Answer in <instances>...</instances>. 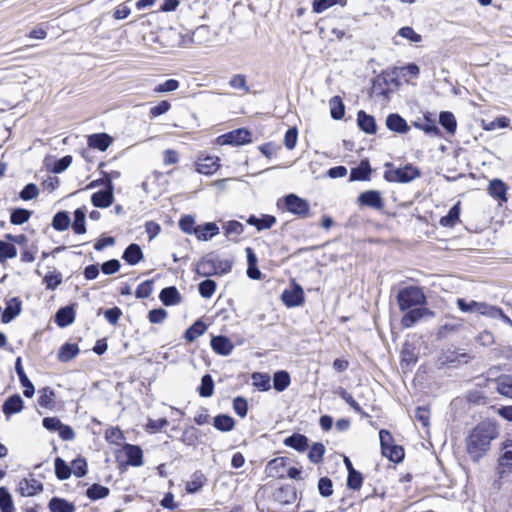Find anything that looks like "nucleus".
I'll return each mask as SVG.
<instances>
[{
  "label": "nucleus",
  "instance_id": "1",
  "mask_svg": "<svg viewBox=\"0 0 512 512\" xmlns=\"http://www.w3.org/2000/svg\"><path fill=\"white\" fill-rule=\"evenodd\" d=\"M498 435L496 426L491 422H481L469 434L467 451L474 461H478L488 451L490 443Z\"/></svg>",
  "mask_w": 512,
  "mask_h": 512
},
{
  "label": "nucleus",
  "instance_id": "2",
  "mask_svg": "<svg viewBox=\"0 0 512 512\" xmlns=\"http://www.w3.org/2000/svg\"><path fill=\"white\" fill-rule=\"evenodd\" d=\"M397 301L400 310L406 311L411 308L424 307L426 296L421 288L410 286L399 291Z\"/></svg>",
  "mask_w": 512,
  "mask_h": 512
},
{
  "label": "nucleus",
  "instance_id": "3",
  "mask_svg": "<svg viewBox=\"0 0 512 512\" xmlns=\"http://www.w3.org/2000/svg\"><path fill=\"white\" fill-rule=\"evenodd\" d=\"M420 176V172L412 165L389 169L384 173V178L389 182L407 183Z\"/></svg>",
  "mask_w": 512,
  "mask_h": 512
},
{
  "label": "nucleus",
  "instance_id": "4",
  "mask_svg": "<svg viewBox=\"0 0 512 512\" xmlns=\"http://www.w3.org/2000/svg\"><path fill=\"white\" fill-rule=\"evenodd\" d=\"M285 205L289 212L301 218L309 216L310 206L309 203L295 194H289L285 197Z\"/></svg>",
  "mask_w": 512,
  "mask_h": 512
},
{
  "label": "nucleus",
  "instance_id": "5",
  "mask_svg": "<svg viewBox=\"0 0 512 512\" xmlns=\"http://www.w3.org/2000/svg\"><path fill=\"white\" fill-rule=\"evenodd\" d=\"M106 189L94 193L91 197V202L95 207L107 208L112 205L114 201V186L112 180L108 177L105 179Z\"/></svg>",
  "mask_w": 512,
  "mask_h": 512
},
{
  "label": "nucleus",
  "instance_id": "6",
  "mask_svg": "<svg viewBox=\"0 0 512 512\" xmlns=\"http://www.w3.org/2000/svg\"><path fill=\"white\" fill-rule=\"evenodd\" d=\"M457 306L462 312L478 313L486 317L493 312L495 313L493 305H489L485 302H476L473 300L468 302L460 298L457 300Z\"/></svg>",
  "mask_w": 512,
  "mask_h": 512
},
{
  "label": "nucleus",
  "instance_id": "7",
  "mask_svg": "<svg viewBox=\"0 0 512 512\" xmlns=\"http://www.w3.org/2000/svg\"><path fill=\"white\" fill-rule=\"evenodd\" d=\"M224 265L222 270H218L215 259L204 258L198 263L197 273L201 276L222 275L228 273L232 267L231 263H224Z\"/></svg>",
  "mask_w": 512,
  "mask_h": 512
},
{
  "label": "nucleus",
  "instance_id": "8",
  "mask_svg": "<svg viewBox=\"0 0 512 512\" xmlns=\"http://www.w3.org/2000/svg\"><path fill=\"white\" fill-rule=\"evenodd\" d=\"M220 144L243 145L251 141V133L246 129H236L218 138Z\"/></svg>",
  "mask_w": 512,
  "mask_h": 512
},
{
  "label": "nucleus",
  "instance_id": "9",
  "mask_svg": "<svg viewBox=\"0 0 512 512\" xmlns=\"http://www.w3.org/2000/svg\"><path fill=\"white\" fill-rule=\"evenodd\" d=\"M358 203L362 206L370 207L375 210L384 208V200L377 190H368L358 196Z\"/></svg>",
  "mask_w": 512,
  "mask_h": 512
},
{
  "label": "nucleus",
  "instance_id": "10",
  "mask_svg": "<svg viewBox=\"0 0 512 512\" xmlns=\"http://www.w3.org/2000/svg\"><path fill=\"white\" fill-rule=\"evenodd\" d=\"M433 312H431L426 307H416L408 309L407 312L403 315L401 319V324L405 328L412 327L417 321L425 316H433Z\"/></svg>",
  "mask_w": 512,
  "mask_h": 512
},
{
  "label": "nucleus",
  "instance_id": "11",
  "mask_svg": "<svg viewBox=\"0 0 512 512\" xmlns=\"http://www.w3.org/2000/svg\"><path fill=\"white\" fill-rule=\"evenodd\" d=\"M209 30L207 26H199L191 33H188L182 37L181 45L184 47L192 44L201 45L206 42Z\"/></svg>",
  "mask_w": 512,
  "mask_h": 512
},
{
  "label": "nucleus",
  "instance_id": "12",
  "mask_svg": "<svg viewBox=\"0 0 512 512\" xmlns=\"http://www.w3.org/2000/svg\"><path fill=\"white\" fill-rule=\"evenodd\" d=\"M219 166V158L214 156L199 157L196 161V171L204 175L215 173Z\"/></svg>",
  "mask_w": 512,
  "mask_h": 512
},
{
  "label": "nucleus",
  "instance_id": "13",
  "mask_svg": "<svg viewBox=\"0 0 512 512\" xmlns=\"http://www.w3.org/2000/svg\"><path fill=\"white\" fill-rule=\"evenodd\" d=\"M282 300L288 307H297L303 303L304 291L299 285H294L290 290H285Z\"/></svg>",
  "mask_w": 512,
  "mask_h": 512
},
{
  "label": "nucleus",
  "instance_id": "14",
  "mask_svg": "<svg viewBox=\"0 0 512 512\" xmlns=\"http://www.w3.org/2000/svg\"><path fill=\"white\" fill-rule=\"evenodd\" d=\"M123 452L126 456V463L128 465L139 467L143 465V451L137 445L125 444Z\"/></svg>",
  "mask_w": 512,
  "mask_h": 512
},
{
  "label": "nucleus",
  "instance_id": "15",
  "mask_svg": "<svg viewBox=\"0 0 512 512\" xmlns=\"http://www.w3.org/2000/svg\"><path fill=\"white\" fill-rule=\"evenodd\" d=\"M211 347L217 354L228 356L232 353L234 344L229 338L219 335L212 337Z\"/></svg>",
  "mask_w": 512,
  "mask_h": 512
},
{
  "label": "nucleus",
  "instance_id": "16",
  "mask_svg": "<svg viewBox=\"0 0 512 512\" xmlns=\"http://www.w3.org/2000/svg\"><path fill=\"white\" fill-rule=\"evenodd\" d=\"M18 490L22 496L31 497L41 492L43 490V486L41 482L34 478L22 479L19 482Z\"/></svg>",
  "mask_w": 512,
  "mask_h": 512
},
{
  "label": "nucleus",
  "instance_id": "17",
  "mask_svg": "<svg viewBox=\"0 0 512 512\" xmlns=\"http://www.w3.org/2000/svg\"><path fill=\"white\" fill-rule=\"evenodd\" d=\"M113 139L106 133H97L88 136L87 143L90 148L106 151L112 144Z\"/></svg>",
  "mask_w": 512,
  "mask_h": 512
},
{
  "label": "nucleus",
  "instance_id": "18",
  "mask_svg": "<svg viewBox=\"0 0 512 512\" xmlns=\"http://www.w3.org/2000/svg\"><path fill=\"white\" fill-rule=\"evenodd\" d=\"M15 371L19 377L21 385L24 387L23 394L27 398H31L34 395L35 389L32 382L27 377L26 373L21 364V358L18 357L15 363Z\"/></svg>",
  "mask_w": 512,
  "mask_h": 512
},
{
  "label": "nucleus",
  "instance_id": "19",
  "mask_svg": "<svg viewBox=\"0 0 512 512\" xmlns=\"http://www.w3.org/2000/svg\"><path fill=\"white\" fill-rule=\"evenodd\" d=\"M219 233V227L213 223L209 222L204 225L196 226L193 230V234L200 241H208L212 239L215 235Z\"/></svg>",
  "mask_w": 512,
  "mask_h": 512
},
{
  "label": "nucleus",
  "instance_id": "20",
  "mask_svg": "<svg viewBox=\"0 0 512 512\" xmlns=\"http://www.w3.org/2000/svg\"><path fill=\"white\" fill-rule=\"evenodd\" d=\"M393 74L403 79L406 83H409L411 79L418 78L420 74V68L414 63L407 64L401 67H395Z\"/></svg>",
  "mask_w": 512,
  "mask_h": 512
},
{
  "label": "nucleus",
  "instance_id": "21",
  "mask_svg": "<svg viewBox=\"0 0 512 512\" xmlns=\"http://www.w3.org/2000/svg\"><path fill=\"white\" fill-rule=\"evenodd\" d=\"M386 126L389 130L401 134L407 133L409 131V126L406 120L396 113H392L387 116Z\"/></svg>",
  "mask_w": 512,
  "mask_h": 512
},
{
  "label": "nucleus",
  "instance_id": "22",
  "mask_svg": "<svg viewBox=\"0 0 512 512\" xmlns=\"http://www.w3.org/2000/svg\"><path fill=\"white\" fill-rule=\"evenodd\" d=\"M507 185L500 179H493L488 186V193L501 202L507 201Z\"/></svg>",
  "mask_w": 512,
  "mask_h": 512
},
{
  "label": "nucleus",
  "instance_id": "23",
  "mask_svg": "<svg viewBox=\"0 0 512 512\" xmlns=\"http://www.w3.org/2000/svg\"><path fill=\"white\" fill-rule=\"evenodd\" d=\"M21 312V301L14 297L7 302V306L2 313L1 320L3 323H9Z\"/></svg>",
  "mask_w": 512,
  "mask_h": 512
},
{
  "label": "nucleus",
  "instance_id": "24",
  "mask_svg": "<svg viewBox=\"0 0 512 512\" xmlns=\"http://www.w3.org/2000/svg\"><path fill=\"white\" fill-rule=\"evenodd\" d=\"M358 126L367 134H374L377 125L373 116L366 114L364 111H359L357 114Z\"/></svg>",
  "mask_w": 512,
  "mask_h": 512
},
{
  "label": "nucleus",
  "instance_id": "25",
  "mask_svg": "<svg viewBox=\"0 0 512 512\" xmlns=\"http://www.w3.org/2000/svg\"><path fill=\"white\" fill-rule=\"evenodd\" d=\"M122 258L129 265H136L143 259V252L138 244H130L124 251Z\"/></svg>",
  "mask_w": 512,
  "mask_h": 512
},
{
  "label": "nucleus",
  "instance_id": "26",
  "mask_svg": "<svg viewBox=\"0 0 512 512\" xmlns=\"http://www.w3.org/2000/svg\"><path fill=\"white\" fill-rule=\"evenodd\" d=\"M23 409V400L19 395L9 397L2 406V411L6 416L19 413Z\"/></svg>",
  "mask_w": 512,
  "mask_h": 512
},
{
  "label": "nucleus",
  "instance_id": "27",
  "mask_svg": "<svg viewBox=\"0 0 512 512\" xmlns=\"http://www.w3.org/2000/svg\"><path fill=\"white\" fill-rule=\"evenodd\" d=\"M247 223L255 226L258 231H261L271 228L276 223V218L272 215H262L260 218L251 215L247 219Z\"/></svg>",
  "mask_w": 512,
  "mask_h": 512
},
{
  "label": "nucleus",
  "instance_id": "28",
  "mask_svg": "<svg viewBox=\"0 0 512 512\" xmlns=\"http://www.w3.org/2000/svg\"><path fill=\"white\" fill-rule=\"evenodd\" d=\"M496 390L504 397L512 399V376L501 375L495 380Z\"/></svg>",
  "mask_w": 512,
  "mask_h": 512
},
{
  "label": "nucleus",
  "instance_id": "29",
  "mask_svg": "<svg viewBox=\"0 0 512 512\" xmlns=\"http://www.w3.org/2000/svg\"><path fill=\"white\" fill-rule=\"evenodd\" d=\"M51 512H75L76 507L66 499L53 497L48 504Z\"/></svg>",
  "mask_w": 512,
  "mask_h": 512
},
{
  "label": "nucleus",
  "instance_id": "30",
  "mask_svg": "<svg viewBox=\"0 0 512 512\" xmlns=\"http://www.w3.org/2000/svg\"><path fill=\"white\" fill-rule=\"evenodd\" d=\"M159 298L161 302L166 306L178 304L181 300V296L174 286L162 289Z\"/></svg>",
  "mask_w": 512,
  "mask_h": 512
},
{
  "label": "nucleus",
  "instance_id": "31",
  "mask_svg": "<svg viewBox=\"0 0 512 512\" xmlns=\"http://www.w3.org/2000/svg\"><path fill=\"white\" fill-rule=\"evenodd\" d=\"M75 312L72 307L66 306L59 309L56 313V323L60 327H66L73 323Z\"/></svg>",
  "mask_w": 512,
  "mask_h": 512
},
{
  "label": "nucleus",
  "instance_id": "32",
  "mask_svg": "<svg viewBox=\"0 0 512 512\" xmlns=\"http://www.w3.org/2000/svg\"><path fill=\"white\" fill-rule=\"evenodd\" d=\"M284 444L297 451H304L308 446V439L302 434H293L284 440Z\"/></svg>",
  "mask_w": 512,
  "mask_h": 512
},
{
  "label": "nucleus",
  "instance_id": "33",
  "mask_svg": "<svg viewBox=\"0 0 512 512\" xmlns=\"http://www.w3.org/2000/svg\"><path fill=\"white\" fill-rule=\"evenodd\" d=\"M460 216V202H457L448 212L447 215L440 219V224L443 227H454L459 221Z\"/></svg>",
  "mask_w": 512,
  "mask_h": 512
},
{
  "label": "nucleus",
  "instance_id": "34",
  "mask_svg": "<svg viewBox=\"0 0 512 512\" xmlns=\"http://www.w3.org/2000/svg\"><path fill=\"white\" fill-rule=\"evenodd\" d=\"M206 478L202 472H195L192 474L191 479L186 483L185 490L187 493H195L199 491L204 485Z\"/></svg>",
  "mask_w": 512,
  "mask_h": 512
},
{
  "label": "nucleus",
  "instance_id": "35",
  "mask_svg": "<svg viewBox=\"0 0 512 512\" xmlns=\"http://www.w3.org/2000/svg\"><path fill=\"white\" fill-rule=\"evenodd\" d=\"M38 403L43 408H52L55 404V393L50 387L39 390Z\"/></svg>",
  "mask_w": 512,
  "mask_h": 512
},
{
  "label": "nucleus",
  "instance_id": "36",
  "mask_svg": "<svg viewBox=\"0 0 512 512\" xmlns=\"http://www.w3.org/2000/svg\"><path fill=\"white\" fill-rule=\"evenodd\" d=\"M439 123L447 130L448 133L454 134L457 129V121L453 113L443 111L439 115Z\"/></svg>",
  "mask_w": 512,
  "mask_h": 512
},
{
  "label": "nucleus",
  "instance_id": "37",
  "mask_svg": "<svg viewBox=\"0 0 512 512\" xmlns=\"http://www.w3.org/2000/svg\"><path fill=\"white\" fill-rule=\"evenodd\" d=\"M371 168L368 162H361L358 167L353 168L350 173L351 181L367 180L369 179Z\"/></svg>",
  "mask_w": 512,
  "mask_h": 512
},
{
  "label": "nucleus",
  "instance_id": "38",
  "mask_svg": "<svg viewBox=\"0 0 512 512\" xmlns=\"http://www.w3.org/2000/svg\"><path fill=\"white\" fill-rule=\"evenodd\" d=\"M206 329L207 326L202 321L198 320L186 330L184 337L188 342H193L198 337L203 335Z\"/></svg>",
  "mask_w": 512,
  "mask_h": 512
},
{
  "label": "nucleus",
  "instance_id": "39",
  "mask_svg": "<svg viewBox=\"0 0 512 512\" xmlns=\"http://www.w3.org/2000/svg\"><path fill=\"white\" fill-rule=\"evenodd\" d=\"M78 353L79 348L77 345L66 343L60 348L58 352V359L61 362H68L76 357Z\"/></svg>",
  "mask_w": 512,
  "mask_h": 512
},
{
  "label": "nucleus",
  "instance_id": "40",
  "mask_svg": "<svg viewBox=\"0 0 512 512\" xmlns=\"http://www.w3.org/2000/svg\"><path fill=\"white\" fill-rule=\"evenodd\" d=\"M273 385L275 390L282 392L290 385V375L286 371H278L274 374Z\"/></svg>",
  "mask_w": 512,
  "mask_h": 512
},
{
  "label": "nucleus",
  "instance_id": "41",
  "mask_svg": "<svg viewBox=\"0 0 512 512\" xmlns=\"http://www.w3.org/2000/svg\"><path fill=\"white\" fill-rule=\"evenodd\" d=\"M213 425L220 431L228 432L234 428L235 422L234 419L228 415H218L214 418Z\"/></svg>",
  "mask_w": 512,
  "mask_h": 512
},
{
  "label": "nucleus",
  "instance_id": "42",
  "mask_svg": "<svg viewBox=\"0 0 512 512\" xmlns=\"http://www.w3.org/2000/svg\"><path fill=\"white\" fill-rule=\"evenodd\" d=\"M70 225V217L67 212L60 211L52 219V227L57 231H64Z\"/></svg>",
  "mask_w": 512,
  "mask_h": 512
},
{
  "label": "nucleus",
  "instance_id": "43",
  "mask_svg": "<svg viewBox=\"0 0 512 512\" xmlns=\"http://www.w3.org/2000/svg\"><path fill=\"white\" fill-rule=\"evenodd\" d=\"M330 113L333 119L339 120L345 114V108L342 100L338 96H334L329 101Z\"/></svg>",
  "mask_w": 512,
  "mask_h": 512
},
{
  "label": "nucleus",
  "instance_id": "44",
  "mask_svg": "<svg viewBox=\"0 0 512 512\" xmlns=\"http://www.w3.org/2000/svg\"><path fill=\"white\" fill-rule=\"evenodd\" d=\"M0 510L1 512L15 511L12 497L5 487H0Z\"/></svg>",
  "mask_w": 512,
  "mask_h": 512
},
{
  "label": "nucleus",
  "instance_id": "45",
  "mask_svg": "<svg viewBox=\"0 0 512 512\" xmlns=\"http://www.w3.org/2000/svg\"><path fill=\"white\" fill-rule=\"evenodd\" d=\"M72 229L76 234H84L86 232L85 212L81 208L76 209L74 212V221L72 223Z\"/></svg>",
  "mask_w": 512,
  "mask_h": 512
},
{
  "label": "nucleus",
  "instance_id": "46",
  "mask_svg": "<svg viewBox=\"0 0 512 512\" xmlns=\"http://www.w3.org/2000/svg\"><path fill=\"white\" fill-rule=\"evenodd\" d=\"M86 495L91 500H98L109 495V489L100 484H93L87 489Z\"/></svg>",
  "mask_w": 512,
  "mask_h": 512
},
{
  "label": "nucleus",
  "instance_id": "47",
  "mask_svg": "<svg viewBox=\"0 0 512 512\" xmlns=\"http://www.w3.org/2000/svg\"><path fill=\"white\" fill-rule=\"evenodd\" d=\"M55 474L58 479L60 480H66L71 476V468L67 465V463L61 459L56 458L55 459Z\"/></svg>",
  "mask_w": 512,
  "mask_h": 512
},
{
  "label": "nucleus",
  "instance_id": "48",
  "mask_svg": "<svg viewBox=\"0 0 512 512\" xmlns=\"http://www.w3.org/2000/svg\"><path fill=\"white\" fill-rule=\"evenodd\" d=\"M253 385L261 391L270 389V377L267 374L255 372L252 374Z\"/></svg>",
  "mask_w": 512,
  "mask_h": 512
},
{
  "label": "nucleus",
  "instance_id": "49",
  "mask_svg": "<svg viewBox=\"0 0 512 512\" xmlns=\"http://www.w3.org/2000/svg\"><path fill=\"white\" fill-rule=\"evenodd\" d=\"M345 5L344 0H313L312 9L315 13H322L328 8L336 5Z\"/></svg>",
  "mask_w": 512,
  "mask_h": 512
},
{
  "label": "nucleus",
  "instance_id": "50",
  "mask_svg": "<svg viewBox=\"0 0 512 512\" xmlns=\"http://www.w3.org/2000/svg\"><path fill=\"white\" fill-rule=\"evenodd\" d=\"M214 392V382L209 374H206L201 379V385L199 387V394L202 397H210Z\"/></svg>",
  "mask_w": 512,
  "mask_h": 512
},
{
  "label": "nucleus",
  "instance_id": "51",
  "mask_svg": "<svg viewBox=\"0 0 512 512\" xmlns=\"http://www.w3.org/2000/svg\"><path fill=\"white\" fill-rule=\"evenodd\" d=\"M17 250L13 244L0 241V262L16 257Z\"/></svg>",
  "mask_w": 512,
  "mask_h": 512
},
{
  "label": "nucleus",
  "instance_id": "52",
  "mask_svg": "<svg viewBox=\"0 0 512 512\" xmlns=\"http://www.w3.org/2000/svg\"><path fill=\"white\" fill-rule=\"evenodd\" d=\"M325 453V447L321 443H315L312 445L308 452V458L312 463H319Z\"/></svg>",
  "mask_w": 512,
  "mask_h": 512
},
{
  "label": "nucleus",
  "instance_id": "53",
  "mask_svg": "<svg viewBox=\"0 0 512 512\" xmlns=\"http://www.w3.org/2000/svg\"><path fill=\"white\" fill-rule=\"evenodd\" d=\"M229 85L233 89L241 90L244 93H249L250 89L246 83V77L243 74L234 75L230 81Z\"/></svg>",
  "mask_w": 512,
  "mask_h": 512
},
{
  "label": "nucleus",
  "instance_id": "54",
  "mask_svg": "<svg viewBox=\"0 0 512 512\" xmlns=\"http://www.w3.org/2000/svg\"><path fill=\"white\" fill-rule=\"evenodd\" d=\"M382 454L391 461L398 463L404 458V449L401 446L392 445L390 449L383 451Z\"/></svg>",
  "mask_w": 512,
  "mask_h": 512
},
{
  "label": "nucleus",
  "instance_id": "55",
  "mask_svg": "<svg viewBox=\"0 0 512 512\" xmlns=\"http://www.w3.org/2000/svg\"><path fill=\"white\" fill-rule=\"evenodd\" d=\"M398 35L410 42L419 43L422 41V36L416 33L415 30L410 26L400 28L398 30Z\"/></svg>",
  "mask_w": 512,
  "mask_h": 512
},
{
  "label": "nucleus",
  "instance_id": "56",
  "mask_svg": "<svg viewBox=\"0 0 512 512\" xmlns=\"http://www.w3.org/2000/svg\"><path fill=\"white\" fill-rule=\"evenodd\" d=\"M318 491L321 496L329 497L333 494V483L328 477H322L318 481Z\"/></svg>",
  "mask_w": 512,
  "mask_h": 512
},
{
  "label": "nucleus",
  "instance_id": "57",
  "mask_svg": "<svg viewBox=\"0 0 512 512\" xmlns=\"http://www.w3.org/2000/svg\"><path fill=\"white\" fill-rule=\"evenodd\" d=\"M43 282L47 289L54 290L62 283V275L60 273L50 272L45 275Z\"/></svg>",
  "mask_w": 512,
  "mask_h": 512
},
{
  "label": "nucleus",
  "instance_id": "58",
  "mask_svg": "<svg viewBox=\"0 0 512 512\" xmlns=\"http://www.w3.org/2000/svg\"><path fill=\"white\" fill-rule=\"evenodd\" d=\"M363 483V477L362 474L356 470L349 471L348 479H347V486L350 489L358 490L361 488Z\"/></svg>",
  "mask_w": 512,
  "mask_h": 512
},
{
  "label": "nucleus",
  "instance_id": "59",
  "mask_svg": "<svg viewBox=\"0 0 512 512\" xmlns=\"http://www.w3.org/2000/svg\"><path fill=\"white\" fill-rule=\"evenodd\" d=\"M340 397L357 413L361 414L362 416H368L367 413L363 412L359 404L355 401V399L352 397L350 393H348L346 390L341 389L339 392Z\"/></svg>",
  "mask_w": 512,
  "mask_h": 512
},
{
  "label": "nucleus",
  "instance_id": "60",
  "mask_svg": "<svg viewBox=\"0 0 512 512\" xmlns=\"http://www.w3.org/2000/svg\"><path fill=\"white\" fill-rule=\"evenodd\" d=\"M216 290V283L207 279L199 284V293L204 298H210Z\"/></svg>",
  "mask_w": 512,
  "mask_h": 512
},
{
  "label": "nucleus",
  "instance_id": "61",
  "mask_svg": "<svg viewBox=\"0 0 512 512\" xmlns=\"http://www.w3.org/2000/svg\"><path fill=\"white\" fill-rule=\"evenodd\" d=\"M30 218V212L26 209H16L11 213L10 221L12 224L21 225Z\"/></svg>",
  "mask_w": 512,
  "mask_h": 512
},
{
  "label": "nucleus",
  "instance_id": "62",
  "mask_svg": "<svg viewBox=\"0 0 512 512\" xmlns=\"http://www.w3.org/2000/svg\"><path fill=\"white\" fill-rule=\"evenodd\" d=\"M501 466H512V441H507L503 446V453L499 459Z\"/></svg>",
  "mask_w": 512,
  "mask_h": 512
},
{
  "label": "nucleus",
  "instance_id": "63",
  "mask_svg": "<svg viewBox=\"0 0 512 512\" xmlns=\"http://www.w3.org/2000/svg\"><path fill=\"white\" fill-rule=\"evenodd\" d=\"M71 474L73 473L76 477H83L87 473V463L85 459L78 458L72 462Z\"/></svg>",
  "mask_w": 512,
  "mask_h": 512
},
{
  "label": "nucleus",
  "instance_id": "64",
  "mask_svg": "<svg viewBox=\"0 0 512 512\" xmlns=\"http://www.w3.org/2000/svg\"><path fill=\"white\" fill-rule=\"evenodd\" d=\"M223 229L227 236H229V235L239 236L244 231L243 225L240 222L235 221V220L228 221L227 223H225V225L223 226Z\"/></svg>",
  "mask_w": 512,
  "mask_h": 512
}]
</instances>
